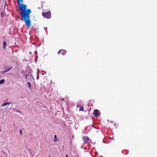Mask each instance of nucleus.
Segmentation results:
<instances>
[{
	"label": "nucleus",
	"mask_w": 157,
	"mask_h": 157,
	"mask_svg": "<svg viewBox=\"0 0 157 157\" xmlns=\"http://www.w3.org/2000/svg\"><path fill=\"white\" fill-rule=\"evenodd\" d=\"M18 5L20 6L19 10L21 11L19 13L22 20H24L26 25L29 28L30 26L31 23L30 19V14L32 11L29 9H27V6L25 4H22L23 0H17Z\"/></svg>",
	"instance_id": "f257e3e1"
},
{
	"label": "nucleus",
	"mask_w": 157,
	"mask_h": 157,
	"mask_svg": "<svg viewBox=\"0 0 157 157\" xmlns=\"http://www.w3.org/2000/svg\"><path fill=\"white\" fill-rule=\"evenodd\" d=\"M42 15L44 17L47 19L50 18L51 17V13L50 11L47 12L42 13Z\"/></svg>",
	"instance_id": "f03ea898"
},
{
	"label": "nucleus",
	"mask_w": 157,
	"mask_h": 157,
	"mask_svg": "<svg viewBox=\"0 0 157 157\" xmlns=\"http://www.w3.org/2000/svg\"><path fill=\"white\" fill-rule=\"evenodd\" d=\"M82 140L85 143H88L87 141L89 140V137L86 136H84L82 138Z\"/></svg>",
	"instance_id": "7ed1b4c3"
},
{
	"label": "nucleus",
	"mask_w": 157,
	"mask_h": 157,
	"mask_svg": "<svg viewBox=\"0 0 157 157\" xmlns=\"http://www.w3.org/2000/svg\"><path fill=\"white\" fill-rule=\"evenodd\" d=\"M98 112V110L97 109H95L94 110L93 114L94 115L95 117H97L99 115Z\"/></svg>",
	"instance_id": "20e7f679"
},
{
	"label": "nucleus",
	"mask_w": 157,
	"mask_h": 157,
	"mask_svg": "<svg viewBox=\"0 0 157 157\" xmlns=\"http://www.w3.org/2000/svg\"><path fill=\"white\" fill-rule=\"evenodd\" d=\"M60 53L63 55H65L66 53V51L65 50H60L58 52V54H59Z\"/></svg>",
	"instance_id": "39448f33"
},
{
	"label": "nucleus",
	"mask_w": 157,
	"mask_h": 157,
	"mask_svg": "<svg viewBox=\"0 0 157 157\" xmlns=\"http://www.w3.org/2000/svg\"><path fill=\"white\" fill-rule=\"evenodd\" d=\"M6 45H7V44H6V41H4L3 42V48L4 49H5L6 48Z\"/></svg>",
	"instance_id": "423d86ee"
},
{
	"label": "nucleus",
	"mask_w": 157,
	"mask_h": 157,
	"mask_svg": "<svg viewBox=\"0 0 157 157\" xmlns=\"http://www.w3.org/2000/svg\"><path fill=\"white\" fill-rule=\"evenodd\" d=\"M10 104V103L8 102L4 103L2 104L1 106H6L8 104Z\"/></svg>",
	"instance_id": "0eeeda50"
},
{
	"label": "nucleus",
	"mask_w": 157,
	"mask_h": 157,
	"mask_svg": "<svg viewBox=\"0 0 157 157\" xmlns=\"http://www.w3.org/2000/svg\"><path fill=\"white\" fill-rule=\"evenodd\" d=\"M5 82V79H2L0 80V84H2L3 83Z\"/></svg>",
	"instance_id": "6e6552de"
},
{
	"label": "nucleus",
	"mask_w": 157,
	"mask_h": 157,
	"mask_svg": "<svg viewBox=\"0 0 157 157\" xmlns=\"http://www.w3.org/2000/svg\"><path fill=\"white\" fill-rule=\"evenodd\" d=\"M12 67H11L10 68H9V69L6 70V71H4V73H6V72L8 71L9 70H10L12 69Z\"/></svg>",
	"instance_id": "1a4fd4ad"
},
{
	"label": "nucleus",
	"mask_w": 157,
	"mask_h": 157,
	"mask_svg": "<svg viewBox=\"0 0 157 157\" xmlns=\"http://www.w3.org/2000/svg\"><path fill=\"white\" fill-rule=\"evenodd\" d=\"M84 110V107H80L79 109V111H82Z\"/></svg>",
	"instance_id": "9d476101"
},
{
	"label": "nucleus",
	"mask_w": 157,
	"mask_h": 157,
	"mask_svg": "<svg viewBox=\"0 0 157 157\" xmlns=\"http://www.w3.org/2000/svg\"><path fill=\"white\" fill-rule=\"evenodd\" d=\"M27 84H28V87L29 88H31V83H30V82H28L27 83Z\"/></svg>",
	"instance_id": "9b49d317"
},
{
	"label": "nucleus",
	"mask_w": 157,
	"mask_h": 157,
	"mask_svg": "<svg viewBox=\"0 0 157 157\" xmlns=\"http://www.w3.org/2000/svg\"><path fill=\"white\" fill-rule=\"evenodd\" d=\"M56 138L57 137H56V135H55L54 136V141H55V142H56V141H57V140H56Z\"/></svg>",
	"instance_id": "f8f14e48"
},
{
	"label": "nucleus",
	"mask_w": 157,
	"mask_h": 157,
	"mask_svg": "<svg viewBox=\"0 0 157 157\" xmlns=\"http://www.w3.org/2000/svg\"><path fill=\"white\" fill-rule=\"evenodd\" d=\"M20 134L21 135L22 134V132L21 129L20 130Z\"/></svg>",
	"instance_id": "ddd939ff"
},
{
	"label": "nucleus",
	"mask_w": 157,
	"mask_h": 157,
	"mask_svg": "<svg viewBox=\"0 0 157 157\" xmlns=\"http://www.w3.org/2000/svg\"><path fill=\"white\" fill-rule=\"evenodd\" d=\"M62 100L63 101H64V98H62Z\"/></svg>",
	"instance_id": "4468645a"
},
{
	"label": "nucleus",
	"mask_w": 157,
	"mask_h": 157,
	"mask_svg": "<svg viewBox=\"0 0 157 157\" xmlns=\"http://www.w3.org/2000/svg\"><path fill=\"white\" fill-rule=\"evenodd\" d=\"M1 15L2 16V17H3V14L2 13H1Z\"/></svg>",
	"instance_id": "2eb2a0df"
},
{
	"label": "nucleus",
	"mask_w": 157,
	"mask_h": 157,
	"mask_svg": "<svg viewBox=\"0 0 157 157\" xmlns=\"http://www.w3.org/2000/svg\"><path fill=\"white\" fill-rule=\"evenodd\" d=\"M66 157H68V155H66Z\"/></svg>",
	"instance_id": "dca6fc26"
},
{
	"label": "nucleus",
	"mask_w": 157,
	"mask_h": 157,
	"mask_svg": "<svg viewBox=\"0 0 157 157\" xmlns=\"http://www.w3.org/2000/svg\"><path fill=\"white\" fill-rule=\"evenodd\" d=\"M33 155H31V157H33Z\"/></svg>",
	"instance_id": "f3484780"
},
{
	"label": "nucleus",
	"mask_w": 157,
	"mask_h": 157,
	"mask_svg": "<svg viewBox=\"0 0 157 157\" xmlns=\"http://www.w3.org/2000/svg\"><path fill=\"white\" fill-rule=\"evenodd\" d=\"M44 29H47V27H46V28H45Z\"/></svg>",
	"instance_id": "a211bd4d"
},
{
	"label": "nucleus",
	"mask_w": 157,
	"mask_h": 157,
	"mask_svg": "<svg viewBox=\"0 0 157 157\" xmlns=\"http://www.w3.org/2000/svg\"><path fill=\"white\" fill-rule=\"evenodd\" d=\"M77 107H79L78 105H77Z\"/></svg>",
	"instance_id": "6ab92c4d"
}]
</instances>
